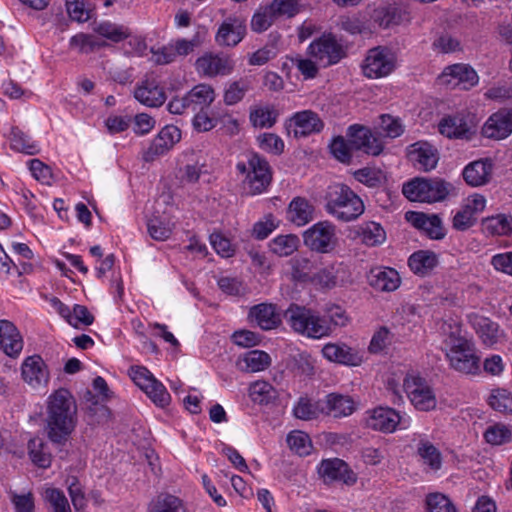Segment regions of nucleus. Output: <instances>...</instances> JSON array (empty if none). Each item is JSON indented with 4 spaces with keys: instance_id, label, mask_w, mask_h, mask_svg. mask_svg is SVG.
Returning a JSON list of instances; mask_svg holds the SVG:
<instances>
[{
    "instance_id": "f257e3e1",
    "label": "nucleus",
    "mask_w": 512,
    "mask_h": 512,
    "mask_svg": "<svg viewBox=\"0 0 512 512\" xmlns=\"http://www.w3.org/2000/svg\"><path fill=\"white\" fill-rule=\"evenodd\" d=\"M77 404L67 389L60 388L47 399L46 431L49 440L64 444L77 426Z\"/></svg>"
},
{
    "instance_id": "f03ea898",
    "label": "nucleus",
    "mask_w": 512,
    "mask_h": 512,
    "mask_svg": "<svg viewBox=\"0 0 512 512\" xmlns=\"http://www.w3.org/2000/svg\"><path fill=\"white\" fill-rule=\"evenodd\" d=\"M450 368L466 377L481 374V358L473 336L458 319L450 318Z\"/></svg>"
},
{
    "instance_id": "7ed1b4c3",
    "label": "nucleus",
    "mask_w": 512,
    "mask_h": 512,
    "mask_svg": "<svg viewBox=\"0 0 512 512\" xmlns=\"http://www.w3.org/2000/svg\"><path fill=\"white\" fill-rule=\"evenodd\" d=\"M324 199L325 211L341 222L354 221L365 211L363 200L344 183L328 186Z\"/></svg>"
},
{
    "instance_id": "20e7f679",
    "label": "nucleus",
    "mask_w": 512,
    "mask_h": 512,
    "mask_svg": "<svg viewBox=\"0 0 512 512\" xmlns=\"http://www.w3.org/2000/svg\"><path fill=\"white\" fill-rule=\"evenodd\" d=\"M236 170L243 177L244 190L251 195L261 194L272 181L268 161L257 153H250L245 161H239Z\"/></svg>"
},
{
    "instance_id": "39448f33",
    "label": "nucleus",
    "mask_w": 512,
    "mask_h": 512,
    "mask_svg": "<svg viewBox=\"0 0 512 512\" xmlns=\"http://www.w3.org/2000/svg\"><path fill=\"white\" fill-rule=\"evenodd\" d=\"M285 317L295 332L308 338L320 339L330 335L325 317L310 308L292 304L286 310Z\"/></svg>"
},
{
    "instance_id": "423d86ee",
    "label": "nucleus",
    "mask_w": 512,
    "mask_h": 512,
    "mask_svg": "<svg viewBox=\"0 0 512 512\" xmlns=\"http://www.w3.org/2000/svg\"><path fill=\"white\" fill-rule=\"evenodd\" d=\"M402 193L412 202L434 203L445 198L447 187L443 179L415 177L403 184Z\"/></svg>"
},
{
    "instance_id": "0eeeda50",
    "label": "nucleus",
    "mask_w": 512,
    "mask_h": 512,
    "mask_svg": "<svg viewBox=\"0 0 512 512\" xmlns=\"http://www.w3.org/2000/svg\"><path fill=\"white\" fill-rule=\"evenodd\" d=\"M411 404L419 411H430L436 407V396L427 381L415 373H408L402 385Z\"/></svg>"
},
{
    "instance_id": "6e6552de",
    "label": "nucleus",
    "mask_w": 512,
    "mask_h": 512,
    "mask_svg": "<svg viewBox=\"0 0 512 512\" xmlns=\"http://www.w3.org/2000/svg\"><path fill=\"white\" fill-rule=\"evenodd\" d=\"M303 242L311 251L329 253L337 245L336 226L328 221H319L303 233Z\"/></svg>"
},
{
    "instance_id": "1a4fd4ad",
    "label": "nucleus",
    "mask_w": 512,
    "mask_h": 512,
    "mask_svg": "<svg viewBox=\"0 0 512 512\" xmlns=\"http://www.w3.org/2000/svg\"><path fill=\"white\" fill-rule=\"evenodd\" d=\"M129 376L133 382L159 407L170 403V394L165 386L144 366H132Z\"/></svg>"
},
{
    "instance_id": "9d476101",
    "label": "nucleus",
    "mask_w": 512,
    "mask_h": 512,
    "mask_svg": "<svg viewBox=\"0 0 512 512\" xmlns=\"http://www.w3.org/2000/svg\"><path fill=\"white\" fill-rule=\"evenodd\" d=\"M395 67V54L387 47L378 46L368 50L362 70L366 77L378 79L391 74Z\"/></svg>"
},
{
    "instance_id": "9b49d317",
    "label": "nucleus",
    "mask_w": 512,
    "mask_h": 512,
    "mask_svg": "<svg viewBox=\"0 0 512 512\" xmlns=\"http://www.w3.org/2000/svg\"><path fill=\"white\" fill-rule=\"evenodd\" d=\"M405 152L408 162L420 172L432 171L440 159L437 147L425 140L408 145Z\"/></svg>"
},
{
    "instance_id": "f8f14e48",
    "label": "nucleus",
    "mask_w": 512,
    "mask_h": 512,
    "mask_svg": "<svg viewBox=\"0 0 512 512\" xmlns=\"http://www.w3.org/2000/svg\"><path fill=\"white\" fill-rule=\"evenodd\" d=\"M308 52L312 58L324 67L338 63L345 56L343 47L331 34L323 35L314 40L309 45Z\"/></svg>"
},
{
    "instance_id": "ddd939ff",
    "label": "nucleus",
    "mask_w": 512,
    "mask_h": 512,
    "mask_svg": "<svg viewBox=\"0 0 512 512\" xmlns=\"http://www.w3.org/2000/svg\"><path fill=\"white\" fill-rule=\"evenodd\" d=\"M365 424L368 428L384 433L394 432L398 425L407 427L406 420L396 410L382 406L366 412Z\"/></svg>"
},
{
    "instance_id": "4468645a",
    "label": "nucleus",
    "mask_w": 512,
    "mask_h": 512,
    "mask_svg": "<svg viewBox=\"0 0 512 512\" xmlns=\"http://www.w3.org/2000/svg\"><path fill=\"white\" fill-rule=\"evenodd\" d=\"M347 137L350 145L372 156H378L384 148L382 140L376 137L369 128L354 124L348 127Z\"/></svg>"
},
{
    "instance_id": "2eb2a0df",
    "label": "nucleus",
    "mask_w": 512,
    "mask_h": 512,
    "mask_svg": "<svg viewBox=\"0 0 512 512\" xmlns=\"http://www.w3.org/2000/svg\"><path fill=\"white\" fill-rule=\"evenodd\" d=\"M512 134V108H501L486 120L482 135L489 139L502 140Z\"/></svg>"
},
{
    "instance_id": "dca6fc26",
    "label": "nucleus",
    "mask_w": 512,
    "mask_h": 512,
    "mask_svg": "<svg viewBox=\"0 0 512 512\" xmlns=\"http://www.w3.org/2000/svg\"><path fill=\"white\" fill-rule=\"evenodd\" d=\"M195 68L206 77L224 76L233 71L234 61L223 54L205 53L196 60Z\"/></svg>"
},
{
    "instance_id": "f3484780",
    "label": "nucleus",
    "mask_w": 512,
    "mask_h": 512,
    "mask_svg": "<svg viewBox=\"0 0 512 512\" xmlns=\"http://www.w3.org/2000/svg\"><path fill=\"white\" fill-rule=\"evenodd\" d=\"M288 126L293 129L295 137H306L313 133H319L323 129L324 123L316 112L303 110L290 117Z\"/></svg>"
},
{
    "instance_id": "a211bd4d",
    "label": "nucleus",
    "mask_w": 512,
    "mask_h": 512,
    "mask_svg": "<svg viewBox=\"0 0 512 512\" xmlns=\"http://www.w3.org/2000/svg\"><path fill=\"white\" fill-rule=\"evenodd\" d=\"M318 473L326 483L340 481L345 484H354L356 482V475L343 460L338 458L323 460L318 467Z\"/></svg>"
},
{
    "instance_id": "6ab92c4d",
    "label": "nucleus",
    "mask_w": 512,
    "mask_h": 512,
    "mask_svg": "<svg viewBox=\"0 0 512 512\" xmlns=\"http://www.w3.org/2000/svg\"><path fill=\"white\" fill-rule=\"evenodd\" d=\"M24 346L23 337L15 324L9 320H0V350L11 358H17Z\"/></svg>"
},
{
    "instance_id": "aec40b11",
    "label": "nucleus",
    "mask_w": 512,
    "mask_h": 512,
    "mask_svg": "<svg viewBox=\"0 0 512 512\" xmlns=\"http://www.w3.org/2000/svg\"><path fill=\"white\" fill-rule=\"evenodd\" d=\"M356 410V402L349 395L330 393L321 400V413L333 418L348 417Z\"/></svg>"
},
{
    "instance_id": "412c9836",
    "label": "nucleus",
    "mask_w": 512,
    "mask_h": 512,
    "mask_svg": "<svg viewBox=\"0 0 512 512\" xmlns=\"http://www.w3.org/2000/svg\"><path fill=\"white\" fill-rule=\"evenodd\" d=\"M246 34V25L237 17H228L219 26L215 41L220 46L234 47Z\"/></svg>"
},
{
    "instance_id": "4be33fe9",
    "label": "nucleus",
    "mask_w": 512,
    "mask_h": 512,
    "mask_svg": "<svg viewBox=\"0 0 512 512\" xmlns=\"http://www.w3.org/2000/svg\"><path fill=\"white\" fill-rule=\"evenodd\" d=\"M346 268L341 263L327 265L310 278V282L320 289H332L336 286L343 285L346 281Z\"/></svg>"
},
{
    "instance_id": "5701e85b",
    "label": "nucleus",
    "mask_w": 512,
    "mask_h": 512,
    "mask_svg": "<svg viewBox=\"0 0 512 512\" xmlns=\"http://www.w3.org/2000/svg\"><path fill=\"white\" fill-rule=\"evenodd\" d=\"M405 219L413 227L424 232L431 239H441L445 236L441 220L437 215L408 211L405 213Z\"/></svg>"
},
{
    "instance_id": "b1692460",
    "label": "nucleus",
    "mask_w": 512,
    "mask_h": 512,
    "mask_svg": "<svg viewBox=\"0 0 512 512\" xmlns=\"http://www.w3.org/2000/svg\"><path fill=\"white\" fill-rule=\"evenodd\" d=\"M322 354L330 362L347 366H358L363 361L358 350L344 343H327L322 348Z\"/></svg>"
},
{
    "instance_id": "393cba45",
    "label": "nucleus",
    "mask_w": 512,
    "mask_h": 512,
    "mask_svg": "<svg viewBox=\"0 0 512 512\" xmlns=\"http://www.w3.org/2000/svg\"><path fill=\"white\" fill-rule=\"evenodd\" d=\"M467 320L481 339L483 345L492 347L498 342L500 329L496 322L475 312L469 313Z\"/></svg>"
},
{
    "instance_id": "a878e982",
    "label": "nucleus",
    "mask_w": 512,
    "mask_h": 512,
    "mask_svg": "<svg viewBox=\"0 0 512 512\" xmlns=\"http://www.w3.org/2000/svg\"><path fill=\"white\" fill-rule=\"evenodd\" d=\"M23 380L32 387L47 384L49 372L44 360L39 355H32L25 358L21 365Z\"/></svg>"
},
{
    "instance_id": "bb28decb",
    "label": "nucleus",
    "mask_w": 512,
    "mask_h": 512,
    "mask_svg": "<svg viewBox=\"0 0 512 512\" xmlns=\"http://www.w3.org/2000/svg\"><path fill=\"white\" fill-rule=\"evenodd\" d=\"M492 173L493 163L488 158L473 161L462 171L464 180L472 187H479L489 183Z\"/></svg>"
},
{
    "instance_id": "cd10ccee",
    "label": "nucleus",
    "mask_w": 512,
    "mask_h": 512,
    "mask_svg": "<svg viewBox=\"0 0 512 512\" xmlns=\"http://www.w3.org/2000/svg\"><path fill=\"white\" fill-rule=\"evenodd\" d=\"M248 319L262 330H271L281 323L280 315L276 312V306L270 303H260L250 308Z\"/></svg>"
},
{
    "instance_id": "c85d7f7f",
    "label": "nucleus",
    "mask_w": 512,
    "mask_h": 512,
    "mask_svg": "<svg viewBox=\"0 0 512 512\" xmlns=\"http://www.w3.org/2000/svg\"><path fill=\"white\" fill-rule=\"evenodd\" d=\"M477 118L470 112L463 111L450 117V139L471 140L476 134Z\"/></svg>"
},
{
    "instance_id": "c756f323",
    "label": "nucleus",
    "mask_w": 512,
    "mask_h": 512,
    "mask_svg": "<svg viewBox=\"0 0 512 512\" xmlns=\"http://www.w3.org/2000/svg\"><path fill=\"white\" fill-rule=\"evenodd\" d=\"M479 82V76L472 66L464 63L450 65V88L470 90Z\"/></svg>"
},
{
    "instance_id": "7c9ffc66",
    "label": "nucleus",
    "mask_w": 512,
    "mask_h": 512,
    "mask_svg": "<svg viewBox=\"0 0 512 512\" xmlns=\"http://www.w3.org/2000/svg\"><path fill=\"white\" fill-rule=\"evenodd\" d=\"M369 284L379 291H395L401 283L399 273L389 267H378L370 271Z\"/></svg>"
},
{
    "instance_id": "2f4dec72",
    "label": "nucleus",
    "mask_w": 512,
    "mask_h": 512,
    "mask_svg": "<svg viewBox=\"0 0 512 512\" xmlns=\"http://www.w3.org/2000/svg\"><path fill=\"white\" fill-rule=\"evenodd\" d=\"M134 97L143 105L148 107H159L165 100L166 95L155 80L143 81L134 91Z\"/></svg>"
},
{
    "instance_id": "473e14b6",
    "label": "nucleus",
    "mask_w": 512,
    "mask_h": 512,
    "mask_svg": "<svg viewBox=\"0 0 512 512\" xmlns=\"http://www.w3.org/2000/svg\"><path fill=\"white\" fill-rule=\"evenodd\" d=\"M315 207L304 197H295L288 206L287 217L297 226H304L314 219Z\"/></svg>"
},
{
    "instance_id": "72a5a7b5",
    "label": "nucleus",
    "mask_w": 512,
    "mask_h": 512,
    "mask_svg": "<svg viewBox=\"0 0 512 512\" xmlns=\"http://www.w3.org/2000/svg\"><path fill=\"white\" fill-rule=\"evenodd\" d=\"M181 139V132L175 126H166L164 127L157 137L152 141L148 154L152 156L163 155L167 151H169L175 143L179 142Z\"/></svg>"
},
{
    "instance_id": "f704fd0d",
    "label": "nucleus",
    "mask_w": 512,
    "mask_h": 512,
    "mask_svg": "<svg viewBox=\"0 0 512 512\" xmlns=\"http://www.w3.org/2000/svg\"><path fill=\"white\" fill-rule=\"evenodd\" d=\"M408 265L419 276H426L438 265L437 255L428 250H419L410 255Z\"/></svg>"
},
{
    "instance_id": "c9c22d12",
    "label": "nucleus",
    "mask_w": 512,
    "mask_h": 512,
    "mask_svg": "<svg viewBox=\"0 0 512 512\" xmlns=\"http://www.w3.org/2000/svg\"><path fill=\"white\" fill-rule=\"evenodd\" d=\"M416 454L425 471L436 472L441 468L442 455L431 442L420 440L417 445Z\"/></svg>"
},
{
    "instance_id": "e433bc0d",
    "label": "nucleus",
    "mask_w": 512,
    "mask_h": 512,
    "mask_svg": "<svg viewBox=\"0 0 512 512\" xmlns=\"http://www.w3.org/2000/svg\"><path fill=\"white\" fill-rule=\"evenodd\" d=\"M187 93L190 97V102L193 103V112L207 110L216 98L214 88L206 83L195 85Z\"/></svg>"
},
{
    "instance_id": "4c0bfd02",
    "label": "nucleus",
    "mask_w": 512,
    "mask_h": 512,
    "mask_svg": "<svg viewBox=\"0 0 512 512\" xmlns=\"http://www.w3.org/2000/svg\"><path fill=\"white\" fill-rule=\"evenodd\" d=\"M147 512H187V509L179 497L162 493L151 501Z\"/></svg>"
},
{
    "instance_id": "58836bf2",
    "label": "nucleus",
    "mask_w": 512,
    "mask_h": 512,
    "mask_svg": "<svg viewBox=\"0 0 512 512\" xmlns=\"http://www.w3.org/2000/svg\"><path fill=\"white\" fill-rule=\"evenodd\" d=\"M487 404L496 412L512 415V391L505 387L491 389Z\"/></svg>"
},
{
    "instance_id": "ea45409f",
    "label": "nucleus",
    "mask_w": 512,
    "mask_h": 512,
    "mask_svg": "<svg viewBox=\"0 0 512 512\" xmlns=\"http://www.w3.org/2000/svg\"><path fill=\"white\" fill-rule=\"evenodd\" d=\"M94 31L115 43L130 38L131 30L123 24H117L110 21H102L95 25Z\"/></svg>"
},
{
    "instance_id": "a19ab883",
    "label": "nucleus",
    "mask_w": 512,
    "mask_h": 512,
    "mask_svg": "<svg viewBox=\"0 0 512 512\" xmlns=\"http://www.w3.org/2000/svg\"><path fill=\"white\" fill-rule=\"evenodd\" d=\"M270 356L260 350H251L245 353L240 360V368L245 372H260L270 365Z\"/></svg>"
},
{
    "instance_id": "79ce46f5",
    "label": "nucleus",
    "mask_w": 512,
    "mask_h": 512,
    "mask_svg": "<svg viewBox=\"0 0 512 512\" xmlns=\"http://www.w3.org/2000/svg\"><path fill=\"white\" fill-rule=\"evenodd\" d=\"M10 146L13 150L28 155H35L40 151L38 143L33 141L30 136L18 127L11 128Z\"/></svg>"
},
{
    "instance_id": "37998d69",
    "label": "nucleus",
    "mask_w": 512,
    "mask_h": 512,
    "mask_svg": "<svg viewBox=\"0 0 512 512\" xmlns=\"http://www.w3.org/2000/svg\"><path fill=\"white\" fill-rule=\"evenodd\" d=\"M361 241L367 246H377L386 240L384 228L377 222H365L358 228Z\"/></svg>"
},
{
    "instance_id": "c03bdc74",
    "label": "nucleus",
    "mask_w": 512,
    "mask_h": 512,
    "mask_svg": "<svg viewBox=\"0 0 512 512\" xmlns=\"http://www.w3.org/2000/svg\"><path fill=\"white\" fill-rule=\"evenodd\" d=\"M298 244V237L289 234L275 237L270 241L269 247L272 253L280 257H287L292 255L297 250Z\"/></svg>"
},
{
    "instance_id": "a18cd8bd",
    "label": "nucleus",
    "mask_w": 512,
    "mask_h": 512,
    "mask_svg": "<svg viewBox=\"0 0 512 512\" xmlns=\"http://www.w3.org/2000/svg\"><path fill=\"white\" fill-rule=\"evenodd\" d=\"M484 229L492 235H509L512 233V217L505 214L487 217L483 220Z\"/></svg>"
},
{
    "instance_id": "49530a36",
    "label": "nucleus",
    "mask_w": 512,
    "mask_h": 512,
    "mask_svg": "<svg viewBox=\"0 0 512 512\" xmlns=\"http://www.w3.org/2000/svg\"><path fill=\"white\" fill-rule=\"evenodd\" d=\"M278 113L269 106L256 107L250 111L249 119L254 127L270 128L277 120Z\"/></svg>"
},
{
    "instance_id": "de8ad7c7",
    "label": "nucleus",
    "mask_w": 512,
    "mask_h": 512,
    "mask_svg": "<svg viewBox=\"0 0 512 512\" xmlns=\"http://www.w3.org/2000/svg\"><path fill=\"white\" fill-rule=\"evenodd\" d=\"M484 438L491 445H504L512 441V431L503 423H495L486 429Z\"/></svg>"
},
{
    "instance_id": "09e8293b",
    "label": "nucleus",
    "mask_w": 512,
    "mask_h": 512,
    "mask_svg": "<svg viewBox=\"0 0 512 512\" xmlns=\"http://www.w3.org/2000/svg\"><path fill=\"white\" fill-rule=\"evenodd\" d=\"M287 443L290 449L299 456H307L313 449L309 435L299 430L292 431L287 435Z\"/></svg>"
},
{
    "instance_id": "8fccbe9b",
    "label": "nucleus",
    "mask_w": 512,
    "mask_h": 512,
    "mask_svg": "<svg viewBox=\"0 0 512 512\" xmlns=\"http://www.w3.org/2000/svg\"><path fill=\"white\" fill-rule=\"evenodd\" d=\"M43 498L53 512H72L64 492L58 488L45 489Z\"/></svg>"
},
{
    "instance_id": "3c124183",
    "label": "nucleus",
    "mask_w": 512,
    "mask_h": 512,
    "mask_svg": "<svg viewBox=\"0 0 512 512\" xmlns=\"http://www.w3.org/2000/svg\"><path fill=\"white\" fill-rule=\"evenodd\" d=\"M69 44L71 49L82 54L92 53L102 46L94 36L84 33H79L71 37Z\"/></svg>"
},
{
    "instance_id": "603ef678",
    "label": "nucleus",
    "mask_w": 512,
    "mask_h": 512,
    "mask_svg": "<svg viewBox=\"0 0 512 512\" xmlns=\"http://www.w3.org/2000/svg\"><path fill=\"white\" fill-rule=\"evenodd\" d=\"M45 444L39 438L31 439L28 442L29 456L34 464L41 468H47L51 464L50 454L44 451Z\"/></svg>"
},
{
    "instance_id": "864d4df0",
    "label": "nucleus",
    "mask_w": 512,
    "mask_h": 512,
    "mask_svg": "<svg viewBox=\"0 0 512 512\" xmlns=\"http://www.w3.org/2000/svg\"><path fill=\"white\" fill-rule=\"evenodd\" d=\"M319 412H321V401L313 403L307 398H300L293 409L296 418L306 421L317 418Z\"/></svg>"
},
{
    "instance_id": "5fc2aeb1",
    "label": "nucleus",
    "mask_w": 512,
    "mask_h": 512,
    "mask_svg": "<svg viewBox=\"0 0 512 512\" xmlns=\"http://www.w3.org/2000/svg\"><path fill=\"white\" fill-rule=\"evenodd\" d=\"M249 88V81L246 79H240L230 83L228 88L224 92V102L227 105L237 104L244 98Z\"/></svg>"
},
{
    "instance_id": "6e6d98bb",
    "label": "nucleus",
    "mask_w": 512,
    "mask_h": 512,
    "mask_svg": "<svg viewBox=\"0 0 512 512\" xmlns=\"http://www.w3.org/2000/svg\"><path fill=\"white\" fill-rule=\"evenodd\" d=\"M273 386L266 381H256L249 387V395L254 402L260 404L268 403L275 397Z\"/></svg>"
},
{
    "instance_id": "4d7b16f0",
    "label": "nucleus",
    "mask_w": 512,
    "mask_h": 512,
    "mask_svg": "<svg viewBox=\"0 0 512 512\" xmlns=\"http://www.w3.org/2000/svg\"><path fill=\"white\" fill-rule=\"evenodd\" d=\"M259 147L273 155H280L284 151V141L275 133H262L257 137Z\"/></svg>"
},
{
    "instance_id": "13d9d810",
    "label": "nucleus",
    "mask_w": 512,
    "mask_h": 512,
    "mask_svg": "<svg viewBox=\"0 0 512 512\" xmlns=\"http://www.w3.org/2000/svg\"><path fill=\"white\" fill-rule=\"evenodd\" d=\"M325 322L330 328V335L337 327H344L349 322V316L347 315L344 308L338 305H332L325 311Z\"/></svg>"
},
{
    "instance_id": "bf43d9fd",
    "label": "nucleus",
    "mask_w": 512,
    "mask_h": 512,
    "mask_svg": "<svg viewBox=\"0 0 512 512\" xmlns=\"http://www.w3.org/2000/svg\"><path fill=\"white\" fill-rule=\"evenodd\" d=\"M276 20L273 12L267 6L261 7L255 12L251 20V28L255 32L266 31Z\"/></svg>"
},
{
    "instance_id": "052dcab7",
    "label": "nucleus",
    "mask_w": 512,
    "mask_h": 512,
    "mask_svg": "<svg viewBox=\"0 0 512 512\" xmlns=\"http://www.w3.org/2000/svg\"><path fill=\"white\" fill-rule=\"evenodd\" d=\"M268 7L276 19L279 17L291 18L299 11L297 0H273Z\"/></svg>"
},
{
    "instance_id": "680f3d73",
    "label": "nucleus",
    "mask_w": 512,
    "mask_h": 512,
    "mask_svg": "<svg viewBox=\"0 0 512 512\" xmlns=\"http://www.w3.org/2000/svg\"><path fill=\"white\" fill-rule=\"evenodd\" d=\"M484 97L499 103L512 99V82H499L488 88Z\"/></svg>"
},
{
    "instance_id": "e2e57ef3",
    "label": "nucleus",
    "mask_w": 512,
    "mask_h": 512,
    "mask_svg": "<svg viewBox=\"0 0 512 512\" xmlns=\"http://www.w3.org/2000/svg\"><path fill=\"white\" fill-rule=\"evenodd\" d=\"M67 484L74 509L76 511L83 510L86 507V498L78 479L72 476L67 479Z\"/></svg>"
},
{
    "instance_id": "0e129e2a",
    "label": "nucleus",
    "mask_w": 512,
    "mask_h": 512,
    "mask_svg": "<svg viewBox=\"0 0 512 512\" xmlns=\"http://www.w3.org/2000/svg\"><path fill=\"white\" fill-rule=\"evenodd\" d=\"M147 228L151 238L157 241L167 240L172 233V227L159 218L150 219Z\"/></svg>"
},
{
    "instance_id": "69168bd1",
    "label": "nucleus",
    "mask_w": 512,
    "mask_h": 512,
    "mask_svg": "<svg viewBox=\"0 0 512 512\" xmlns=\"http://www.w3.org/2000/svg\"><path fill=\"white\" fill-rule=\"evenodd\" d=\"M29 169L32 176L39 182L45 185H51L53 181V174L51 168L39 159H32L29 161Z\"/></svg>"
},
{
    "instance_id": "338daca9",
    "label": "nucleus",
    "mask_w": 512,
    "mask_h": 512,
    "mask_svg": "<svg viewBox=\"0 0 512 512\" xmlns=\"http://www.w3.org/2000/svg\"><path fill=\"white\" fill-rule=\"evenodd\" d=\"M350 143H347L342 136L333 139L330 150L333 156L342 163H349L351 160Z\"/></svg>"
},
{
    "instance_id": "774afa93",
    "label": "nucleus",
    "mask_w": 512,
    "mask_h": 512,
    "mask_svg": "<svg viewBox=\"0 0 512 512\" xmlns=\"http://www.w3.org/2000/svg\"><path fill=\"white\" fill-rule=\"evenodd\" d=\"M10 500L14 505L16 512H34V497L31 492L26 494L10 492Z\"/></svg>"
}]
</instances>
